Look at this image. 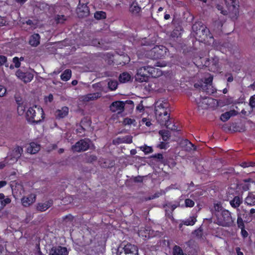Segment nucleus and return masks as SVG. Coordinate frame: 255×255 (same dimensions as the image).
Returning a JSON list of instances; mask_svg holds the SVG:
<instances>
[{
    "label": "nucleus",
    "instance_id": "1",
    "mask_svg": "<svg viewBox=\"0 0 255 255\" xmlns=\"http://www.w3.org/2000/svg\"><path fill=\"white\" fill-rule=\"evenodd\" d=\"M165 63L161 61H156L153 65L143 66L137 70L135 80L139 82H147L149 77H158L162 75V72L159 68L155 67H165Z\"/></svg>",
    "mask_w": 255,
    "mask_h": 255
},
{
    "label": "nucleus",
    "instance_id": "2",
    "mask_svg": "<svg viewBox=\"0 0 255 255\" xmlns=\"http://www.w3.org/2000/svg\"><path fill=\"white\" fill-rule=\"evenodd\" d=\"M35 108H37V112L33 107L28 109L26 113V119L28 122L34 125L40 123L44 118V113L43 109L40 108H37L36 106Z\"/></svg>",
    "mask_w": 255,
    "mask_h": 255
},
{
    "label": "nucleus",
    "instance_id": "3",
    "mask_svg": "<svg viewBox=\"0 0 255 255\" xmlns=\"http://www.w3.org/2000/svg\"><path fill=\"white\" fill-rule=\"evenodd\" d=\"M217 224L224 227H231L235 225V219L231 213L228 210L223 209L220 215H217Z\"/></svg>",
    "mask_w": 255,
    "mask_h": 255
},
{
    "label": "nucleus",
    "instance_id": "4",
    "mask_svg": "<svg viewBox=\"0 0 255 255\" xmlns=\"http://www.w3.org/2000/svg\"><path fill=\"white\" fill-rule=\"evenodd\" d=\"M192 29L195 33V36L198 37L201 42L207 41L208 36L210 38H213L210 33L209 35H207V33H209V30L201 24V22H195L193 24Z\"/></svg>",
    "mask_w": 255,
    "mask_h": 255
},
{
    "label": "nucleus",
    "instance_id": "5",
    "mask_svg": "<svg viewBox=\"0 0 255 255\" xmlns=\"http://www.w3.org/2000/svg\"><path fill=\"white\" fill-rule=\"evenodd\" d=\"M90 142L91 140L88 138L80 139L72 146L71 149L74 152L86 151L89 148Z\"/></svg>",
    "mask_w": 255,
    "mask_h": 255
},
{
    "label": "nucleus",
    "instance_id": "6",
    "mask_svg": "<svg viewBox=\"0 0 255 255\" xmlns=\"http://www.w3.org/2000/svg\"><path fill=\"white\" fill-rule=\"evenodd\" d=\"M156 119L161 126H164L173 131L178 130V127L173 124L172 121L170 120V114H167L166 116H164V114H162L160 117L161 120L158 117H156Z\"/></svg>",
    "mask_w": 255,
    "mask_h": 255
},
{
    "label": "nucleus",
    "instance_id": "7",
    "mask_svg": "<svg viewBox=\"0 0 255 255\" xmlns=\"http://www.w3.org/2000/svg\"><path fill=\"white\" fill-rule=\"evenodd\" d=\"M157 102L155 107V114L156 117H158L161 120L160 117L162 114L166 116L167 114H170L169 105L167 102L162 103Z\"/></svg>",
    "mask_w": 255,
    "mask_h": 255
},
{
    "label": "nucleus",
    "instance_id": "8",
    "mask_svg": "<svg viewBox=\"0 0 255 255\" xmlns=\"http://www.w3.org/2000/svg\"><path fill=\"white\" fill-rule=\"evenodd\" d=\"M118 255H138V248L136 245L127 243Z\"/></svg>",
    "mask_w": 255,
    "mask_h": 255
},
{
    "label": "nucleus",
    "instance_id": "9",
    "mask_svg": "<svg viewBox=\"0 0 255 255\" xmlns=\"http://www.w3.org/2000/svg\"><path fill=\"white\" fill-rule=\"evenodd\" d=\"M226 6L230 13L237 16L239 14V0H224Z\"/></svg>",
    "mask_w": 255,
    "mask_h": 255
},
{
    "label": "nucleus",
    "instance_id": "10",
    "mask_svg": "<svg viewBox=\"0 0 255 255\" xmlns=\"http://www.w3.org/2000/svg\"><path fill=\"white\" fill-rule=\"evenodd\" d=\"M204 65L213 72H218L219 69V59L217 57L209 58L205 62Z\"/></svg>",
    "mask_w": 255,
    "mask_h": 255
},
{
    "label": "nucleus",
    "instance_id": "11",
    "mask_svg": "<svg viewBox=\"0 0 255 255\" xmlns=\"http://www.w3.org/2000/svg\"><path fill=\"white\" fill-rule=\"evenodd\" d=\"M82 0H79L77 7V13L79 17H84L88 16L90 14V9L87 6L88 2L82 3Z\"/></svg>",
    "mask_w": 255,
    "mask_h": 255
},
{
    "label": "nucleus",
    "instance_id": "12",
    "mask_svg": "<svg viewBox=\"0 0 255 255\" xmlns=\"http://www.w3.org/2000/svg\"><path fill=\"white\" fill-rule=\"evenodd\" d=\"M67 248L60 246L53 247L50 250L48 255H68Z\"/></svg>",
    "mask_w": 255,
    "mask_h": 255
},
{
    "label": "nucleus",
    "instance_id": "13",
    "mask_svg": "<svg viewBox=\"0 0 255 255\" xmlns=\"http://www.w3.org/2000/svg\"><path fill=\"white\" fill-rule=\"evenodd\" d=\"M18 78L23 81L24 83L30 82L33 78V75L29 72H23L18 69L15 73Z\"/></svg>",
    "mask_w": 255,
    "mask_h": 255
},
{
    "label": "nucleus",
    "instance_id": "14",
    "mask_svg": "<svg viewBox=\"0 0 255 255\" xmlns=\"http://www.w3.org/2000/svg\"><path fill=\"white\" fill-rule=\"evenodd\" d=\"M125 103L123 101H117L112 103L110 109L112 112L121 113L124 111Z\"/></svg>",
    "mask_w": 255,
    "mask_h": 255
},
{
    "label": "nucleus",
    "instance_id": "15",
    "mask_svg": "<svg viewBox=\"0 0 255 255\" xmlns=\"http://www.w3.org/2000/svg\"><path fill=\"white\" fill-rule=\"evenodd\" d=\"M36 197V195L32 193L27 196H23L21 199L22 205L25 207H29L35 202Z\"/></svg>",
    "mask_w": 255,
    "mask_h": 255
},
{
    "label": "nucleus",
    "instance_id": "16",
    "mask_svg": "<svg viewBox=\"0 0 255 255\" xmlns=\"http://www.w3.org/2000/svg\"><path fill=\"white\" fill-rule=\"evenodd\" d=\"M53 204L52 199H49L44 203H38L36 206V210L40 212H44L51 207Z\"/></svg>",
    "mask_w": 255,
    "mask_h": 255
},
{
    "label": "nucleus",
    "instance_id": "17",
    "mask_svg": "<svg viewBox=\"0 0 255 255\" xmlns=\"http://www.w3.org/2000/svg\"><path fill=\"white\" fill-rule=\"evenodd\" d=\"M69 113V108L67 107H63L61 109H58L55 112L56 119H61L65 118Z\"/></svg>",
    "mask_w": 255,
    "mask_h": 255
},
{
    "label": "nucleus",
    "instance_id": "18",
    "mask_svg": "<svg viewBox=\"0 0 255 255\" xmlns=\"http://www.w3.org/2000/svg\"><path fill=\"white\" fill-rule=\"evenodd\" d=\"M40 36L38 33L31 35L29 39L28 43L32 47H36L40 44Z\"/></svg>",
    "mask_w": 255,
    "mask_h": 255
},
{
    "label": "nucleus",
    "instance_id": "19",
    "mask_svg": "<svg viewBox=\"0 0 255 255\" xmlns=\"http://www.w3.org/2000/svg\"><path fill=\"white\" fill-rule=\"evenodd\" d=\"M102 96L101 92H96L94 93H90L84 96L83 101L89 102L94 101L100 98Z\"/></svg>",
    "mask_w": 255,
    "mask_h": 255
},
{
    "label": "nucleus",
    "instance_id": "20",
    "mask_svg": "<svg viewBox=\"0 0 255 255\" xmlns=\"http://www.w3.org/2000/svg\"><path fill=\"white\" fill-rule=\"evenodd\" d=\"M40 149L39 144L34 142H31L27 148V151L30 154H35L38 152Z\"/></svg>",
    "mask_w": 255,
    "mask_h": 255
},
{
    "label": "nucleus",
    "instance_id": "21",
    "mask_svg": "<svg viewBox=\"0 0 255 255\" xmlns=\"http://www.w3.org/2000/svg\"><path fill=\"white\" fill-rule=\"evenodd\" d=\"M244 201L245 204L249 206H255V194H254L252 192H249Z\"/></svg>",
    "mask_w": 255,
    "mask_h": 255
},
{
    "label": "nucleus",
    "instance_id": "22",
    "mask_svg": "<svg viewBox=\"0 0 255 255\" xmlns=\"http://www.w3.org/2000/svg\"><path fill=\"white\" fill-rule=\"evenodd\" d=\"M242 203V198L238 196H235L233 199L230 201V205L235 209L239 207Z\"/></svg>",
    "mask_w": 255,
    "mask_h": 255
},
{
    "label": "nucleus",
    "instance_id": "23",
    "mask_svg": "<svg viewBox=\"0 0 255 255\" xmlns=\"http://www.w3.org/2000/svg\"><path fill=\"white\" fill-rule=\"evenodd\" d=\"M11 202V199L6 197L3 193H0V211L2 210L4 207L7 204H9Z\"/></svg>",
    "mask_w": 255,
    "mask_h": 255
},
{
    "label": "nucleus",
    "instance_id": "24",
    "mask_svg": "<svg viewBox=\"0 0 255 255\" xmlns=\"http://www.w3.org/2000/svg\"><path fill=\"white\" fill-rule=\"evenodd\" d=\"M129 10L133 14H138L140 12L141 8L137 2L134 1L130 5Z\"/></svg>",
    "mask_w": 255,
    "mask_h": 255
},
{
    "label": "nucleus",
    "instance_id": "25",
    "mask_svg": "<svg viewBox=\"0 0 255 255\" xmlns=\"http://www.w3.org/2000/svg\"><path fill=\"white\" fill-rule=\"evenodd\" d=\"M130 75L127 72H123L121 74L119 77V81L120 83H125L129 81Z\"/></svg>",
    "mask_w": 255,
    "mask_h": 255
},
{
    "label": "nucleus",
    "instance_id": "26",
    "mask_svg": "<svg viewBox=\"0 0 255 255\" xmlns=\"http://www.w3.org/2000/svg\"><path fill=\"white\" fill-rule=\"evenodd\" d=\"M72 72L70 69L65 70L63 73L61 75V79L64 81H68L71 77Z\"/></svg>",
    "mask_w": 255,
    "mask_h": 255
},
{
    "label": "nucleus",
    "instance_id": "27",
    "mask_svg": "<svg viewBox=\"0 0 255 255\" xmlns=\"http://www.w3.org/2000/svg\"><path fill=\"white\" fill-rule=\"evenodd\" d=\"M202 89L203 91L209 95H211L216 92V89L213 87L212 85H210V86L207 85L203 86Z\"/></svg>",
    "mask_w": 255,
    "mask_h": 255
},
{
    "label": "nucleus",
    "instance_id": "28",
    "mask_svg": "<svg viewBox=\"0 0 255 255\" xmlns=\"http://www.w3.org/2000/svg\"><path fill=\"white\" fill-rule=\"evenodd\" d=\"M22 152V147L19 146H16L13 150V154L14 158H16V159H18L21 156Z\"/></svg>",
    "mask_w": 255,
    "mask_h": 255
},
{
    "label": "nucleus",
    "instance_id": "29",
    "mask_svg": "<svg viewBox=\"0 0 255 255\" xmlns=\"http://www.w3.org/2000/svg\"><path fill=\"white\" fill-rule=\"evenodd\" d=\"M252 180L251 178H248L244 180V183L240 184V188L244 191H248L250 189V182Z\"/></svg>",
    "mask_w": 255,
    "mask_h": 255
},
{
    "label": "nucleus",
    "instance_id": "30",
    "mask_svg": "<svg viewBox=\"0 0 255 255\" xmlns=\"http://www.w3.org/2000/svg\"><path fill=\"white\" fill-rule=\"evenodd\" d=\"M173 255H184L183 251L181 247L175 245L172 250Z\"/></svg>",
    "mask_w": 255,
    "mask_h": 255
},
{
    "label": "nucleus",
    "instance_id": "31",
    "mask_svg": "<svg viewBox=\"0 0 255 255\" xmlns=\"http://www.w3.org/2000/svg\"><path fill=\"white\" fill-rule=\"evenodd\" d=\"M94 17L98 20L104 19L106 18V13L103 11H98L94 13Z\"/></svg>",
    "mask_w": 255,
    "mask_h": 255
},
{
    "label": "nucleus",
    "instance_id": "32",
    "mask_svg": "<svg viewBox=\"0 0 255 255\" xmlns=\"http://www.w3.org/2000/svg\"><path fill=\"white\" fill-rule=\"evenodd\" d=\"M159 134L161 136L162 139L163 141H167L170 137V134L168 131L165 130H160L159 131Z\"/></svg>",
    "mask_w": 255,
    "mask_h": 255
},
{
    "label": "nucleus",
    "instance_id": "33",
    "mask_svg": "<svg viewBox=\"0 0 255 255\" xmlns=\"http://www.w3.org/2000/svg\"><path fill=\"white\" fill-rule=\"evenodd\" d=\"M118 83L116 80H110L108 83V86L111 91H115L117 89Z\"/></svg>",
    "mask_w": 255,
    "mask_h": 255
},
{
    "label": "nucleus",
    "instance_id": "34",
    "mask_svg": "<svg viewBox=\"0 0 255 255\" xmlns=\"http://www.w3.org/2000/svg\"><path fill=\"white\" fill-rule=\"evenodd\" d=\"M196 222V219L193 217H190L189 219L186 220L184 222V224L186 226H193Z\"/></svg>",
    "mask_w": 255,
    "mask_h": 255
},
{
    "label": "nucleus",
    "instance_id": "35",
    "mask_svg": "<svg viewBox=\"0 0 255 255\" xmlns=\"http://www.w3.org/2000/svg\"><path fill=\"white\" fill-rule=\"evenodd\" d=\"M232 117V115L230 114V113L229 112H225L221 115L220 117V119L223 122L227 121L231 117Z\"/></svg>",
    "mask_w": 255,
    "mask_h": 255
},
{
    "label": "nucleus",
    "instance_id": "36",
    "mask_svg": "<svg viewBox=\"0 0 255 255\" xmlns=\"http://www.w3.org/2000/svg\"><path fill=\"white\" fill-rule=\"evenodd\" d=\"M66 20V18L64 15H57L55 17V21L57 23H63Z\"/></svg>",
    "mask_w": 255,
    "mask_h": 255
},
{
    "label": "nucleus",
    "instance_id": "37",
    "mask_svg": "<svg viewBox=\"0 0 255 255\" xmlns=\"http://www.w3.org/2000/svg\"><path fill=\"white\" fill-rule=\"evenodd\" d=\"M237 225L238 227L240 229L245 228L244 221L240 215L238 216Z\"/></svg>",
    "mask_w": 255,
    "mask_h": 255
},
{
    "label": "nucleus",
    "instance_id": "38",
    "mask_svg": "<svg viewBox=\"0 0 255 255\" xmlns=\"http://www.w3.org/2000/svg\"><path fill=\"white\" fill-rule=\"evenodd\" d=\"M185 205L186 207H193L195 205V202L193 200L190 199H186L185 200Z\"/></svg>",
    "mask_w": 255,
    "mask_h": 255
},
{
    "label": "nucleus",
    "instance_id": "39",
    "mask_svg": "<svg viewBox=\"0 0 255 255\" xmlns=\"http://www.w3.org/2000/svg\"><path fill=\"white\" fill-rule=\"evenodd\" d=\"M97 160V157L95 155H90L86 157V161L88 163H93Z\"/></svg>",
    "mask_w": 255,
    "mask_h": 255
},
{
    "label": "nucleus",
    "instance_id": "40",
    "mask_svg": "<svg viewBox=\"0 0 255 255\" xmlns=\"http://www.w3.org/2000/svg\"><path fill=\"white\" fill-rule=\"evenodd\" d=\"M184 142H185V144L188 146L189 150L192 149V148H193V149L194 150H195L196 149V146L194 144H193V143H192L189 140H188V139L185 140Z\"/></svg>",
    "mask_w": 255,
    "mask_h": 255
},
{
    "label": "nucleus",
    "instance_id": "41",
    "mask_svg": "<svg viewBox=\"0 0 255 255\" xmlns=\"http://www.w3.org/2000/svg\"><path fill=\"white\" fill-rule=\"evenodd\" d=\"M16 68H19L20 66L21 63L19 58L17 57H14L12 60Z\"/></svg>",
    "mask_w": 255,
    "mask_h": 255
},
{
    "label": "nucleus",
    "instance_id": "42",
    "mask_svg": "<svg viewBox=\"0 0 255 255\" xmlns=\"http://www.w3.org/2000/svg\"><path fill=\"white\" fill-rule=\"evenodd\" d=\"M157 147L161 149H166L167 148V143L164 141H161L160 143L157 145Z\"/></svg>",
    "mask_w": 255,
    "mask_h": 255
},
{
    "label": "nucleus",
    "instance_id": "43",
    "mask_svg": "<svg viewBox=\"0 0 255 255\" xmlns=\"http://www.w3.org/2000/svg\"><path fill=\"white\" fill-rule=\"evenodd\" d=\"M213 78L212 76H209L205 79V85L210 86V85H212Z\"/></svg>",
    "mask_w": 255,
    "mask_h": 255
},
{
    "label": "nucleus",
    "instance_id": "44",
    "mask_svg": "<svg viewBox=\"0 0 255 255\" xmlns=\"http://www.w3.org/2000/svg\"><path fill=\"white\" fill-rule=\"evenodd\" d=\"M250 106L252 108L255 107V95L251 97L249 102Z\"/></svg>",
    "mask_w": 255,
    "mask_h": 255
},
{
    "label": "nucleus",
    "instance_id": "45",
    "mask_svg": "<svg viewBox=\"0 0 255 255\" xmlns=\"http://www.w3.org/2000/svg\"><path fill=\"white\" fill-rule=\"evenodd\" d=\"M25 111V107L23 105H19L17 107V113L18 115H22Z\"/></svg>",
    "mask_w": 255,
    "mask_h": 255
},
{
    "label": "nucleus",
    "instance_id": "46",
    "mask_svg": "<svg viewBox=\"0 0 255 255\" xmlns=\"http://www.w3.org/2000/svg\"><path fill=\"white\" fill-rule=\"evenodd\" d=\"M6 62V57L3 55H0V66L3 65Z\"/></svg>",
    "mask_w": 255,
    "mask_h": 255
},
{
    "label": "nucleus",
    "instance_id": "47",
    "mask_svg": "<svg viewBox=\"0 0 255 255\" xmlns=\"http://www.w3.org/2000/svg\"><path fill=\"white\" fill-rule=\"evenodd\" d=\"M6 92V88L4 86L0 85V97L4 96Z\"/></svg>",
    "mask_w": 255,
    "mask_h": 255
},
{
    "label": "nucleus",
    "instance_id": "48",
    "mask_svg": "<svg viewBox=\"0 0 255 255\" xmlns=\"http://www.w3.org/2000/svg\"><path fill=\"white\" fill-rule=\"evenodd\" d=\"M133 122H134L133 120L127 118H125L124 119L123 123L125 125H131Z\"/></svg>",
    "mask_w": 255,
    "mask_h": 255
},
{
    "label": "nucleus",
    "instance_id": "49",
    "mask_svg": "<svg viewBox=\"0 0 255 255\" xmlns=\"http://www.w3.org/2000/svg\"><path fill=\"white\" fill-rule=\"evenodd\" d=\"M143 151L145 153H149L152 152L153 149L150 146H146L144 148Z\"/></svg>",
    "mask_w": 255,
    "mask_h": 255
},
{
    "label": "nucleus",
    "instance_id": "50",
    "mask_svg": "<svg viewBox=\"0 0 255 255\" xmlns=\"http://www.w3.org/2000/svg\"><path fill=\"white\" fill-rule=\"evenodd\" d=\"M214 207L215 211H216L219 212L220 211L222 210V206L220 204H214Z\"/></svg>",
    "mask_w": 255,
    "mask_h": 255
},
{
    "label": "nucleus",
    "instance_id": "51",
    "mask_svg": "<svg viewBox=\"0 0 255 255\" xmlns=\"http://www.w3.org/2000/svg\"><path fill=\"white\" fill-rule=\"evenodd\" d=\"M241 229V235L244 238H246L248 236V232L245 229V228H242Z\"/></svg>",
    "mask_w": 255,
    "mask_h": 255
},
{
    "label": "nucleus",
    "instance_id": "52",
    "mask_svg": "<svg viewBox=\"0 0 255 255\" xmlns=\"http://www.w3.org/2000/svg\"><path fill=\"white\" fill-rule=\"evenodd\" d=\"M137 111H139V113H142L144 110V107L142 104H139L136 108Z\"/></svg>",
    "mask_w": 255,
    "mask_h": 255
},
{
    "label": "nucleus",
    "instance_id": "53",
    "mask_svg": "<svg viewBox=\"0 0 255 255\" xmlns=\"http://www.w3.org/2000/svg\"><path fill=\"white\" fill-rule=\"evenodd\" d=\"M161 195V194L160 193L157 192V193H155V194H154V195L149 197L148 199L149 200H152V199H155L156 198H158Z\"/></svg>",
    "mask_w": 255,
    "mask_h": 255
},
{
    "label": "nucleus",
    "instance_id": "54",
    "mask_svg": "<svg viewBox=\"0 0 255 255\" xmlns=\"http://www.w3.org/2000/svg\"><path fill=\"white\" fill-rule=\"evenodd\" d=\"M53 100V96L52 94H50L48 97H45V101L51 102Z\"/></svg>",
    "mask_w": 255,
    "mask_h": 255
},
{
    "label": "nucleus",
    "instance_id": "55",
    "mask_svg": "<svg viewBox=\"0 0 255 255\" xmlns=\"http://www.w3.org/2000/svg\"><path fill=\"white\" fill-rule=\"evenodd\" d=\"M73 216L71 214H69L68 215L65 216L63 219L65 220H68L69 221H72L73 220Z\"/></svg>",
    "mask_w": 255,
    "mask_h": 255
},
{
    "label": "nucleus",
    "instance_id": "56",
    "mask_svg": "<svg viewBox=\"0 0 255 255\" xmlns=\"http://www.w3.org/2000/svg\"><path fill=\"white\" fill-rule=\"evenodd\" d=\"M85 131V129L82 126H80L76 129V132L77 133H82V132H84Z\"/></svg>",
    "mask_w": 255,
    "mask_h": 255
},
{
    "label": "nucleus",
    "instance_id": "57",
    "mask_svg": "<svg viewBox=\"0 0 255 255\" xmlns=\"http://www.w3.org/2000/svg\"><path fill=\"white\" fill-rule=\"evenodd\" d=\"M160 50V49L159 46L154 47L153 49H152L150 52L151 53V54H152L153 53L155 54L156 53H158V51Z\"/></svg>",
    "mask_w": 255,
    "mask_h": 255
},
{
    "label": "nucleus",
    "instance_id": "58",
    "mask_svg": "<svg viewBox=\"0 0 255 255\" xmlns=\"http://www.w3.org/2000/svg\"><path fill=\"white\" fill-rule=\"evenodd\" d=\"M227 75H229V77L227 78V81L228 82H231L233 81L234 78L233 76L231 74H226V76H227Z\"/></svg>",
    "mask_w": 255,
    "mask_h": 255
},
{
    "label": "nucleus",
    "instance_id": "59",
    "mask_svg": "<svg viewBox=\"0 0 255 255\" xmlns=\"http://www.w3.org/2000/svg\"><path fill=\"white\" fill-rule=\"evenodd\" d=\"M154 157L155 158H157V159H159L160 160L163 159V156L162 154H161V153L155 154L154 155Z\"/></svg>",
    "mask_w": 255,
    "mask_h": 255
},
{
    "label": "nucleus",
    "instance_id": "60",
    "mask_svg": "<svg viewBox=\"0 0 255 255\" xmlns=\"http://www.w3.org/2000/svg\"><path fill=\"white\" fill-rule=\"evenodd\" d=\"M236 251L237 255H244L243 253L241 251V249L239 247H237L236 248Z\"/></svg>",
    "mask_w": 255,
    "mask_h": 255
},
{
    "label": "nucleus",
    "instance_id": "61",
    "mask_svg": "<svg viewBox=\"0 0 255 255\" xmlns=\"http://www.w3.org/2000/svg\"><path fill=\"white\" fill-rule=\"evenodd\" d=\"M7 184V182L5 180L0 181V189L4 186H5Z\"/></svg>",
    "mask_w": 255,
    "mask_h": 255
},
{
    "label": "nucleus",
    "instance_id": "62",
    "mask_svg": "<svg viewBox=\"0 0 255 255\" xmlns=\"http://www.w3.org/2000/svg\"><path fill=\"white\" fill-rule=\"evenodd\" d=\"M142 121L144 122H145V125L147 126V127H149L151 124L150 123V121H147L146 119H142Z\"/></svg>",
    "mask_w": 255,
    "mask_h": 255
},
{
    "label": "nucleus",
    "instance_id": "63",
    "mask_svg": "<svg viewBox=\"0 0 255 255\" xmlns=\"http://www.w3.org/2000/svg\"><path fill=\"white\" fill-rule=\"evenodd\" d=\"M241 166H242V167H243L244 168H246V167H249L250 165L249 163H247L246 162H243L242 163Z\"/></svg>",
    "mask_w": 255,
    "mask_h": 255
},
{
    "label": "nucleus",
    "instance_id": "64",
    "mask_svg": "<svg viewBox=\"0 0 255 255\" xmlns=\"http://www.w3.org/2000/svg\"><path fill=\"white\" fill-rule=\"evenodd\" d=\"M5 23V20L1 16H0V26L4 25Z\"/></svg>",
    "mask_w": 255,
    "mask_h": 255
}]
</instances>
